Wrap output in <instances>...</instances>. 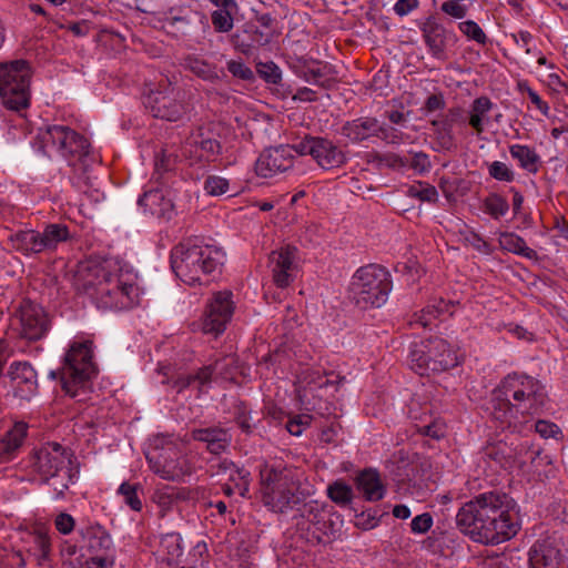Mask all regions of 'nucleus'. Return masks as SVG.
Masks as SVG:
<instances>
[{"label": "nucleus", "instance_id": "obj_44", "mask_svg": "<svg viewBox=\"0 0 568 568\" xmlns=\"http://www.w3.org/2000/svg\"><path fill=\"white\" fill-rule=\"evenodd\" d=\"M139 485L122 483L118 489V494L123 497V501L134 511H141L142 501L138 494Z\"/></svg>", "mask_w": 568, "mask_h": 568}, {"label": "nucleus", "instance_id": "obj_26", "mask_svg": "<svg viewBox=\"0 0 568 568\" xmlns=\"http://www.w3.org/2000/svg\"><path fill=\"white\" fill-rule=\"evenodd\" d=\"M420 31L430 54L443 59L446 47V30L443 24L434 18H428L420 27Z\"/></svg>", "mask_w": 568, "mask_h": 568}, {"label": "nucleus", "instance_id": "obj_38", "mask_svg": "<svg viewBox=\"0 0 568 568\" xmlns=\"http://www.w3.org/2000/svg\"><path fill=\"white\" fill-rule=\"evenodd\" d=\"M219 468L223 473H229L230 481L234 483L239 494L244 496L248 490L250 473L244 468H237L232 462L224 459L219 464Z\"/></svg>", "mask_w": 568, "mask_h": 568}, {"label": "nucleus", "instance_id": "obj_59", "mask_svg": "<svg viewBox=\"0 0 568 568\" xmlns=\"http://www.w3.org/2000/svg\"><path fill=\"white\" fill-rule=\"evenodd\" d=\"M261 75L270 83L277 84L282 80V73L280 68L271 62L267 64H262L258 69Z\"/></svg>", "mask_w": 568, "mask_h": 568}, {"label": "nucleus", "instance_id": "obj_24", "mask_svg": "<svg viewBox=\"0 0 568 568\" xmlns=\"http://www.w3.org/2000/svg\"><path fill=\"white\" fill-rule=\"evenodd\" d=\"M529 568H558L560 552L548 539L536 540L528 552Z\"/></svg>", "mask_w": 568, "mask_h": 568}, {"label": "nucleus", "instance_id": "obj_46", "mask_svg": "<svg viewBox=\"0 0 568 568\" xmlns=\"http://www.w3.org/2000/svg\"><path fill=\"white\" fill-rule=\"evenodd\" d=\"M518 91L521 94H526L528 99L530 100L531 104L535 109H537L542 115L548 116L550 108L546 101L541 99V97L530 88L528 82L520 81L518 82Z\"/></svg>", "mask_w": 568, "mask_h": 568}, {"label": "nucleus", "instance_id": "obj_16", "mask_svg": "<svg viewBox=\"0 0 568 568\" xmlns=\"http://www.w3.org/2000/svg\"><path fill=\"white\" fill-rule=\"evenodd\" d=\"M221 150L222 146L217 140L205 135L202 130H196L182 143L181 155L194 165L215 161Z\"/></svg>", "mask_w": 568, "mask_h": 568}, {"label": "nucleus", "instance_id": "obj_8", "mask_svg": "<svg viewBox=\"0 0 568 568\" xmlns=\"http://www.w3.org/2000/svg\"><path fill=\"white\" fill-rule=\"evenodd\" d=\"M37 144L43 154L51 156L57 152L72 166H88L91 160L90 143L74 130L64 125H50L41 129L37 135Z\"/></svg>", "mask_w": 568, "mask_h": 568}, {"label": "nucleus", "instance_id": "obj_23", "mask_svg": "<svg viewBox=\"0 0 568 568\" xmlns=\"http://www.w3.org/2000/svg\"><path fill=\"white\" fill-rule=\"evenodd\" d=\"M355 485L367 501H378L386 494V485L375 468H366L359 471L355 478Z\"/></svg>", "mask_w": 568, "mask_h": 568}, {"label": "nucleus", "instance_id": "obj_52", "mask_svg": "<svg viewBox=\"0 0 568 568\" xmlns=\"http://www.w3.org/2000/svg\"><path fill=\"white\" fill-rule=\"evenodd\" d=\"M465 242L469 244L473 248H475L477 252L485 255H490L495 251L494 246L490 243L485 241L479 234L473 231L465 235Z\"/></svg>", "mask_w": 568, "mask_h": 568}, {"label": "nucleus", "instance_id": "obj_40", "mask_svg": "<svg viewBox=\"0 0 568 568\" xmlns=\"http://www.w3.org/2000/svg\"><path fill=\"white\" fill-rule=\"evenodd\" d=\"M405 193L407 196L417 199L422 202L435 203L438 200V192L436 187L426 182L419 181L408 185Z\"/></svg>", "mask_w": 568, "mask_h": 568}, {"label": "nucleus", "instance_id": "obj_42", "mask_svg": "<svg viewBox=\"0 0 568 568\" xmlns=\"http://www.w3.org/2000/svg\"><path fill=\"white\" fill-rule=\"evenodd\" d=\"M237 9H217L212 12L211 20L214 30L217 32L226 33L233 28V12Z\"/></svg>", "mask_w": 568, "mask_h": 568}, {"label": "nucleus", "instance_id": "obj_45", "mask_svg": "<svg viewBox=\"0 0 568 568\" xmlns=\"http://www.w3.org/2000/svg\"><path fill=\"white\" fill-rule=\"evenodd\" d=\"M187 68L197 77L204 80L217 79L216 70L206 61L197 58H189L186 60Z\"/></svg>", "mask_w": 568, "mask_h": 568}, {"label": "nucleus", "instance_id": "obj_31", "mask_svg": "<svg viewBox=\"0 0 568 568\" xmlns=\"http://www.w3.org/2000/svg\"><path fill=\"white\" fill-rule=\"evenodd\" d=\"M454 308L455 305L452 302L444 298H434L419 314H415L414 322L423 327H428L435 320L453 315Z\"/></svg>", "mask_w": 568, "mask_h": 568}, {"label": "nucleus", "instance_id": "obj_43", "mask_svg": "<svg viewBox=\"0 0 568 568\" xmlns=\"http://www.w3.org/2000/svg\"><path fill=\"white\" fill-rule=\"evenodd\" d=\"M459 31L470 41L485 45L487 43V36L480 26L474 20H465L458 23Z\"/></svg>", "mask_w": 568, "mask_h": 568}, {"label": "nucleus", "instance_id": "obj_58", "mask_svg": "<svg viewBox=\"0 0 568 568\" xmlns=\"http://www.w3.org/2000/svg\"><path fill=\"white\" fill-rule=\"evenodd\" d=\"M535 430L542 438H555L560 434V428L551 422L540 419L535 424Z\"/></svg>", "mask_w": 568, "mask_h": 568}, {"label": "nucleus", "instance_id": "obj_9", "mask_svg": "<svg viewBox=\"0 0 568 568\" xmlns=\"http://www.w3.org/2000/svg\"><path fill=\"white\" fill-rule=\"evenodd\" d=\"M32 74L24 59L0 62V101L7 110L21 113L30 106Z\"/></svg>", "mask_w": 568, "mask_h": 568}, {"label": "nucleus", "instance_id": "obj_2", "mask_svg": "<svg viewBox=\"0 0 568 568\" xmlns=\"http://www.w3.org/2000/svg\"><path fill=\"white\" fill-rule=\"evenodd\" d=\"M517 503L507 494L486 491L466 501L457 511L456 524L463 534L483 545H498L520 529Z\"/></svg>", "mask_w": 568, "mask_h": 568}, {"label": "nucleus", "instance_id": "obj_63", "mask_svg": "<svg viewBox=\"0 0 568 568\" xmlns=\"http://www.w3.org/2000/svg\"><path fill=\"white\" fill-rule=\"evenodd\" d=\"M418 4V0H397L394 4V12L399 17H405L417 9Z\"/></svg>", "mask_w": 568, "mask_h": 568}, {"label": "nucleus", "instance_id": "obj_1", "mask_svg": "<svg viewBox=\"0 0 568 568\" xmlns=\"http://www.w3.org/2000/svg\"><path fill=\"white\" fill-rule=\"evenodd\" d=\"M75 285L104 311L133 308L142 296L134 268L113 256L81 262L75 273Z\"/></svg>", "mask_w": 568, "mask_h": 568}, {"label": "nucleus", "instance_id": "obj_64", "mask_svg": "<svg viewBox=\"0 0 568 568\" xmlns=\"http://www.w3.org/2000/svg\"><path fill=\"white\" fill-rule=\"evenodd\" d=\"M504 447L501 445H490L486 448L485 455L490 459L495 460L501 467H506L507 458L504 454Z\"/></svg>", "mask_w": 568, "mask_h": 568}, {"label": "nucleus", "instance_id": "obj_7", "mask_svg": "<svg viewBox=\"0 0 568 568\" xmlns=\"http://www.w3.org/2000/svg\"><path fill=\"white\" fill-rule=\"evenodd\" d=\"M392 291L388 271L377 264L359 267L352 276L348 286L349 300L359 308L381 307Z\"/></svg>", "mask_w": 568, "mask_h": 568}, {"label": "nucleus", "instance_id": "obj_5", "mask_svg": "<svg viewBox=\"0 0 568 568\" xmlns=\"http://www.w3.org/2000/svg\"><path fill=\"white\" fill-rule=\"evenodd\" d=\"M225 253L212 244L180 243L171 252V267L187 285H206L221 272Z\"/></svg>", "mask_w": 568, "mask_h": 568}, {"label": "nucleus", "instance_id": "obj_22", "mask_svg": "<svg viewBox=\"0 0 568 568\" xmlns=\"http://www.w3.org/2000/svg\"><path fill=\"white\" fill-rule=\"evenodd\" d=\"M496 105L485 95L476 98L466 112L467 124L480 136L491 123V112Z\"/></svg>", "mask_w": 568, "mask_h": 568}, {"label": "nucleus", "instance_id": "obj_54", "mask_svg": "<svg viewBox=\"0 0 568 568\" xmlns=\"http://www.w3.org/2000/svg\"><path fill=\"white\" fill-rule=\"evenodd\" d=\"M222 364L223 363L221 361H216L214 365H207L200 368L196 374H193L194 382H197L200 385L207 384L212 379L213 374H221Z\"/></svg>", "mask_w": 568, "mask_h": 568}, {"label": "nucleus", "instance_id": "obj_32", "mask_svg": "<svg viewBox=\"0 0 568 568\" xmlns=\"http://www.w3.org/2000/svg\"><path fill=\"white\" fill-rule=\"evenodd\" d=\"M184 551L183 539L178 532H170L161 537L159 558L168 567L178 564Z\"/></svg>", "mask_w": 568, "mask_h": 568}, {"label": "nucleus", "instance_id": "obj_14", "mask_svg": "<svg viewBox=\"0 0 568 568\" xmlns=\"http://www.w3.org/2000/svg\"><path fill=\"white\" fill-rule=\"evenodd\" d=\"M232 297L233 294L230 291H220L213 294L203 316V333L217 336L226 329L235 308Z\"/></svg>", "mask_w": 568, "mask_h": 568}, {"label": "nucleus", "instance_id": "obj_55", "mask_svg": "<svg viewBox=\"0 0 568 568\" xmlns=\"http://www.w3.org/2000/svg\"><path fill=\"white\" fill-rule=\"evenodd\" d=\"M54 527L62 535H70L75 527V519L68 513H60L54 518Z\"/></svg>", "mask_w": 568, "mask_h": 568}, {"label": "nucleus", "instance_id": "obj_53", "mask_svg": "<svg viewBox=\"0 0 568 568\" xmlns=\"http://www.w3.org/2000/svg\"><path fill=\"white\" fill-rule=\"evenodd\" d=\"M0 568H24L26 561L19 551H12L4 548L0 551Z\"/></svg>", "mask_w": 568, "mask_h": 568}, {"label": "nucleus", "instance_id": "obj_41", "mask_svg": "<svg viewBox=\"0 0 568 568\" xmlns=\"http://www.w3.org/2000/svg\"><path fill=\"white\" fill-rule=\"evenodd\" d=\"M509 204L499 194H490L484 201V211L493 219L498 220L507 214Z\"/></svg>", "mask_w": 568, "mask_h": 568}, {"label": "nucleus", "instance_id": "obj_15", "mask_svg": "<svg viewBox=\"0 0 568 568\" xmlns=\"http://www.w3.org/2000/svg\"><path fill=\"white\" fill-rule=\"evenodd\" d=\"M145 106L150 110L154 118L166 121H178L186 112L180 93L170 84L165 89L152 91L145 100Z\"/></svg>", "mask_w": 568, "mask_h": 568}, {"label": "nucleus", "instance_id": "obj_60", "mask_svg": "<svg viewBox=\"0 0 568 568\" xmlns=\"http://www.w3.org/2000/svg\"><path fill=\"white\" fill-rule=\"evenodd\" d=\"M433 525V518L429 514L425 513L416 516L412 523L410 528L415 534H425L427 532Z\"/></svg>", "mask_w": 568, "mask_h": 568}, {"label": "nucleus", "instance_id": "obj_34", "mask_svg": "<svg viewBox=\"0 0 568 568\" xmlns=\"http://www.w3.org/2000/svg\"><path fill=\"white\" fill-rule=\"evenodd\" d=\"M509 153L518 165L528 173L536 174L541 165V159L535 149L525 144H513Z\"/></svg>", "mask_w": 568, "mask_h": 568}, {"label": "nucleus", "instance_id": "obj_6", "mask_svg": "<svg viewBox=\"0 0 568 568\" xmlns=\"http://www.w3.org/2000/svg\"><path fill=\"white\" fill-rule=\"evenodd\" d=\"M95 374L93 342L77 339L69 345L61 369L52 371L50 376L57 378L59 375L65 394L78 402H84L90 393V381Z\"/></svg>", "mask_w": 568, "mask_h": 568}, {"label": "nucleus", "instance_id": "obj_47", "mask_svg": "<svg viewBox=\"0 0 568 568\" xmlns=\"http://www.w3.org/2000/svg\"><path fill=\"white\" fill-rule=\"evenodd\" d=\"M230 182L220 175H209L204 181V191L211 196H220L229 192Z\"/></svg>", "mask_w": 568, "mask_h": 568}, {"label": "nucleus", "instance_id": "obj_11", "mask_svg": "<svg viewBox=\"0 0 568 568\" xmlns=\"http://www.w3.org/2000/svg\"><path fill=\"white\" fill-rule=\"evenodd\" d=\"M150 469L164 480L179 481L193 473L187 458L179 456L168 437H156L145 455Z\"/></svg>", "mask_w": 568, "mask_h": 568}, {"label": "nucleus", "instance_id": "obj_39", "mask_svg": "<svg viewBox=\"0 0 568 568\" xmlns=\"http://www.w3.org/2000/svg\"><path fill=\"white\" fill-rule=\"evenodd\" d=\"M328 498L338 506H347L353 500V489L345 481L338 479L327 486Z\"/></svg>", "mask_w": 568, "mask_h": 568}, {"label": "nucleus", "instance_id": "obj_17", "mask_svg": "<svg viewBox=\"0 0 568 568\" xmlns=\"http://www.w3.org/2000/svg\"><path fill=\"white\" fill-rule=\"evenodd\" d=\"M294 153L295 144L264 150L255 162L256 174L268 179L288 171L294 165Z\"/></svg>", "mask_w": 568, "mask_h": 568}, {"label": "nucleus", "instance_id": "obj_28", "mask_svg": "<svg viewBox=\"0 0 568 568\" xmlns=\"http://www.w3.org/2000/svg\"><path fill=\"white\" fill-rule=\"evenodd\" d=\"M139 204L150 211L152 215L170 220L173 213L172 200L166 197L162 190H150L140 199Z\"/></svg>", "mask_w": 568, "mask_h": 568}, {"label": "nucleus", "instance_id": "obj_50", "mask_svg": "<svg viewBox=\"0 0 568 568\" xmlns=\"http://www.w3.org/2000/svg\"><path fill=\"white\" fill-rule=\"evenodd\" d=\"M465 1L466 0H445L440 4V10L452 18L463 19L468 11Z\"/></svg>", "mask_w": 568, "mask_h": 568}, {"label": "nucleus", "instance_id": "obj_10", "mask_svg": "<svg viewBox=\"0 0 568 568\" xmlns=\"http://www.w3.org/2000/svg\"><path fill=\"white\" fill-rule=\"evenodd\" d=\"M262 479L263 501L272 510L284 513L301 501L298 484L291 470L265 466Z\"/></svg>", "mask_w": 568, "mask_h": 568}, {"label": "nucleus", "instance_id": "obj_51", "mask_svg": "<svg viewBox=\"0 0 568 568\" xmlns=\"http://www.w3.org/2000/svg\"><path fill=\"white\" fill-rule=\"evenodd\" d=\"M408 169L414 170L418 174L428 172L432 168L429 158L424 152H409Z\"/></svg>", "mask_w": 568, "mask_h": 568}, {"label": "nucleus", "instance_id": "obj_37", "mask_svg": "<svg viewBox=\"0 0 568 568\" xmlns=\"http://www.w3.org/2000/svg\"><path fill=\"white\" fill-rule=\"evenodd\" d=\"M429 364L430 359L428 356L426 342L413 344L409 351L410 368L420 376L429 375L433 373Z\"/></svg>", "mask_w": 568, "mask_h": 568}, {"label": "nucleus", "instance_id": "obj_19", "mask_svg": "<svg viewBox=\"0 0 568 568\" xmlns=\"http://www.w3.org/2000/svg\"><path fill=\"white\" fill-rule=\"evenodd\" d=\"M199 487H173L169 485L158 486L152 494V501L159 508L160 517L166 516L180 501L199 500Z\"/></svg>", "mask_w": 568, "mask_h": 568}, {"label": "nucleus", "instance_id": "obj_21", "mask_svg": "<svg viewBox=\"0 0 568 568\" xmlns=\"http://www.w3.org/2000/svg\"><path fill=\"white\" fill-rule=\"evenodd\" d=\"M426 345L430 359L429 367L433 373L444 372L458 365L457 349L446 339L440 337L429 338L426 341Z\"/></svg>", "mask_w": 568, "mask_h": 568}, {"label": "nucleus", "instance_id": "obj_4", "mask_svg": "<svg viewBox=\"0 0 568 568\" xmlns=\"http://www.w3.org/2000/svg\"><path fill=\"white\" fill-rule=\"evenodd\" d=\"M28 468L34 480L51 487L55 500L63 499L78 478L72 454L58 443L37 449L29 458Z\"/></svg>", "mask_w": 568, "mask_h": 568}, {"label": "nucleus", "instance_id": "obj_57", "mask_svg": "<svg viewBox=\"0 0 568 568\" xmlns=\"http://www.w3.org/2000/svg\"><path fill=\"white\" fill-rule=\"evenodd\" d=\"M403 133L389 125H382L379 124V130L376 136L382 139L383 141L387 143L398 144L403 141Z\"/></svg>", "mask_w": 568, "mask_h": 568}, {"label": "nucleus", "instance_id": "obj_25", "mask_svg": "<svg viewBox=\"0 0 568 568\" xmlns=\"http://www.w3.org/2000/svg\"><path fill=\"white\" fill-rule=\"evenodd\" d=\"M192 438L205 443L207 450L216 455L225 452L232 440L230 432L217 426L193 429Z\"/></svg>", "mask_w": 568, "mask_h": 568}, {"label": "nucleus", "instance_id": "obj_62", "mask_svg": "<svg viewBox=\"0 0 568 568\" xmlns=\"http://www.w3.org/2000/svg\"><path fill=\"white\" fill-rule=\"evenodd\" d=\"M385 164L394 170L405 171L408 169V158L390 153L384 158Z\"/></svg>", "mask_w": 568, "mask_h": 568}, {"label": "nucleus", "instance_id": "obj_13", "mask_svg": "<svg viewBox=\"0 0 568 568\" xmlns=\"http://www.w3.org/2000/svg\"><path fill=\"white\" fill-rule=\"evenodd\" d=\"M295 152L300 155H311L325 170L338 168L346 161L344 152L337 145L320 136H305L295 144Z\"/></svg>", "mask_w": 568, "mask_h": 568}, {"label": "nucleus", "instance_id": "obj_36", "mask_svg": "<svg viewBox=\"0 0 568 568\" xmlns=\"http://www.w3.org/2000/svg\"><path fill=\"white\" fill-rule=\"evenodd\" d=\"M40 234L44 252L55 251L59 244L65 243L71 237L69 227L62 223L47 224L43 230L40 231Z\"/></svg>", "mask_w": 568, "mask_h": 568}, {"label": "nucleus", "instance_id": "obj_12", "mask_svg": "<svg viewBox=\"0 0 568 568\" xmlns=\"http://www.w3.org/2000/svg\"><path fill=\"white\" fill-rule=\"evenodd\" d=\"M301 263L302 258L296 246L287 244L272 251L268 256V268L273 283L280 288L290 286L300 272Z\"/></svg>", "mask_w": 568, "mask_h": 568}, {"label": "nucleus", "instance_id": "obj_33", "mask_svg": "<svg viewBox=\"0 0 568 568\" xmlns=\"http://www.w3.org/2000/svg\"><path fill=\"white\" fill-rule=\"evenodd\" d=\"M28 426L26 423L19 422L9 429L0 442V458L8 462L19 449L27 436Z\"/></svg>", "mask_w": 568, "mask_h": 568}, {"label": "nucleus", "instance_id": "obj_61", "mask_svg": "<svg viewBox=\"0 0 568 568\" xmlns=\"http://www.w3.org/2000/svg\"><path fill=\"white\" fill-rule=\"evenodd\" d=\"M511 38L514 39L518 48L524 49L526 53L531 52V43L534 41V38L530 32L520 30L517 33H513Z\"/></svg>", "mask_w": 568, "mask_h": 568}, {"label": "nucleus", "instance_id": "obj_30", "mask_svg": "<svg viewBox=\"0 0 568 568\" xmlns=\"http://www.w3.org/2000/svg\"><path fill=\"white\" fill-rule=\"evenodd\" d=\"M12 247L26 256L43 253L40 231L24 230L10 235Z\"/></svg>", "mask_w": 568, "mask_h": 568}, {"label": "nucleus", "instance_id": "obj_3", "mask_svg": "<svg viewBox=\"0 0 568 568\" xmlns=\"http://www.w3.org/2000/svg\"><path fill=\"white\" fill-rule=\"evenodd\" d=\"M546 402L540 381L524 373H510L493 389L486 410L500 429L521 432Z\"/></svg>", "mask_w": 568, "mask_h": 568}, {"label": "nucleus", "instance_id": "obj_48", "mask_svg": "<svg viewBox=\"0 0 568 568\" xmlns=\"http://www.w3.org/2000/svg\"><path fill=\"white\" fill-rule=\"evenodd\" d=\"M327 69V65H322L321 63L310 65L304 73L305 80L310 83L326 88L329 85V79L326 78Z\"/></svg>", "mask_w": 568, "mask_h": 568}, {"label": "nucleus", "instance_id": "obj_27", "mask_svg": "<svg viewBox=\"0 0 568 568\" xmlns=\"http://www.w3.org/2000/svg\"><path fill=\"white\" fill-rule=\"evenodd\" d=\"M80 535L90 552L109 556L113 542L110 534L101 525H89L80 530Z\"/></svg>", "mask_w": 568, "mask_h": 568}, {"label": "nucleus", "instance_id": "obj_18", "mask_svg": "<svg viewBox=\"0 0 568 568\" xmlns=\"http://www.w3.org/2000/svg\"><path fill=\"white\" fill-rule=\"evenodd\" d=\"M21 336L29 341H39L50 327L48 314L38 304L24 301L19 311Z\"/></svg>", "mask_w": 568, "mask_h": 568}, {"label": "nucleus", "instance_id": "obj_35", "mask_svg": "<svg viewBox=\"0 0 568 568\" xmlns=\"http://www.w3.org/2000/svg\"><path fill=\"white\" fill-rule=\"evenodd\" d=\"M498 244L503 251L526 257L528 260H537V252L527 246L525 240L513 232H500Z\"/></svg>", "mask_w": 568, "mask_h": 568}, {"label": "nucleus", "instance_id": "obj_56", "mask_svg": "<svg viewBox=\"0 0 568 568\" xmlns=\"http://www.w3.org/2000/svg\"><path fill=\"white\" fill-rule=\"evenodd\" d=\"M227 70L234 77L242 80H252L253 71L242 61L231 60L227 62Z\"/></svg>", "mask_w": 568, "mask_h": 568}, {"label": "nucleus", "instance_id": "obj_29", "mask_svg": "<svg viewBox=\"0 0 568 568\" xmlns=\"http://www.w3.org/2000/svg\"><path fill=\"white\" fill-rule=\"evenodd\" d=\"M379 122L375 118H358L345 123L342 133L353 142H361L371 136H376Z\"/></svg>", "mask_w": 568, "mask_h": 568}, {"label": "nucleus", "instance_id": "obj_49", "mask_svg": "<svg viewBox=\"0 0 568 568\" xmlns=\"http://www.w3.org/2000/svg\"><path fill=\"white\" fill-rule=\"evenodd\" d=\"M488 173L497 181L511 182L515 179L514 171L506 163L500 161H494L488 166Z\"/></svg>", "mask_w": 568, "mask_h": 568}, {"label": "nucleus", "instance_id": "obj_20", "mask_svg": "<svg viewBox=\"0 0 568 568\" xmlns=\"http://www.w3.org/2000/svg\"><path fill=\"white\" fill-rule=\"evenodd\" d=\"M9 377L12 383L14 396L29 400L38 392L37 373L28 362H13L9 371Z\"/></svg>", "mask_w": 568, "mask_h": 568}]
</instances>
